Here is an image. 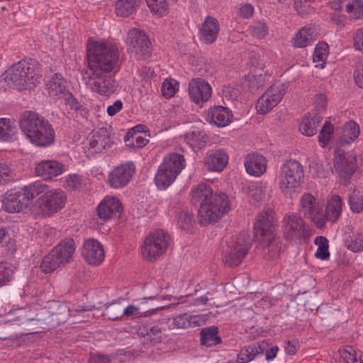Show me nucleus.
<instances>
[{
  "label": "nucleus",
  "instance_id": "f257e3e1",
  "mask_svg": "<svg viewBox=\"0 0 363 363\" xmlns=\"http://www.w3.org/2000/svg\"><path fill=\"white\" fill-rule=\"evenodd\" d=\"M191 201L199 205V216L201 225L217 221L230 210L228 196L223 192L214 193L212 188L204 183L198 184L191 191Z\"/></svg>",
  "mask_w": 363,
  "mask_h": 363
},
{
  "label": "nucleus",
  "instance_id": "f03ea898",
  "mask_svg": "<svg viewBox=\"0 0 363 363\" xmlns=\"http://www.w3.org/2000/svg\"><path fill=\"white\" fill-rule=\"evenodd\" d=\"M89 72H111L119 60V51L113 44L89 39L86 44Z\"/></svg>",
  "mask_w": 363,
  "mask_h": 363
},
{
  "label": "nucleus",
  "instance_id": "7ed1b4c3",
  "mask_svg": "<svg viewBox=\"0 0 363 363\" xmlns=\"http://www.w3.org/2000/svg\"><path fill=\"white\" fill-rule=\"evenodd\" d=\"M20 127L36 146L48 147L55 141V131L52 125L37 113L24 112L20 121Z\"/></svg>",
  "mask_w": 363,
  "mask_h": 363
},
{
  "label": "nucleus",
  "instance_id": "20e7f679",
  "mask_svg": "<svg viewBox=\"0 0 363 363\" xmlns=\"http://www.w3.org/2000/svg\"><path fill=\"white\" fill-rule=\"evenodd\" d=\"M40 67L34 59L22 60L7 71L5 80L18 90L33 89L40 82Z\"/></svg>",
  "mask_w": 363,
  "mask_h": 363
},
{
  "label": "nucleus",
  "instance_id": "39448f33",
  "mask_svg": "<svg viewBox=\"0 0 363 363\" xmlns=\"http://www.w3.org/2000/svg\"><path fill=\"white\" fill-rule=\"evenodd\" d=\"M278 182L280 190L286 196L292 197L298 192L304 182V172L301 164L295 160L286 161L280 167Z\"/></svg>",
  "mask_w": 363,
  "mask_h": 363
},
{
  "label": "nucleus",
  "instance_id": "423d86ee",
  "mask_svg": "<svg viewBox=\"0 0 363 363\" xmlns=\"http://www.w3.org/2000/svg\"><path fill=\"white\" fill-rule=\"evenodd\" d=\"M74 252V241L72 238H68L61 240L43 257L40 266L41 271L48 274L64 267L71 261Z\"/></svg>",
  "mask_w": 363,
  "mask_h": 363
},
{
  "label": "nucleus",
  "instance_id": "0eeeda50",
  "mask_svg": "<svg viewBox=\"0 0 363 363\" xmlns=\"http://www.w3.org/2000/svg\"><path fill=\"white\" fill-rule=\"evenodd\" d=\"M185 166V159L182 155L170 153L159 166L155 182L160 189H166L175 180Z\"/></svg>",
  "mask_w": 363,
  "mask_h": 363
},
{
  "label": "nucleus",
  "instance_id": "6e6552de",
  "mask_svg": "<svg viewBox=\"0 0 363 363\" xmlns=\"http://www.w3.org/2000/svg\"><path fill=\"white\" fill-rule=\"evenodd\" d=\"M252 245V239L247 233H241L228 242L223 252L225 265L234 267L240 264Z\"/></svg>",
  "mask_w": 363,
  "mask_h": 363
},
{
  "label": "nucleus",
  "instance_id": "1a4fd4ad",
  "mask_svg": "<svg viewBox=\"0 0 363 363\" xmlns=\"http://www.w3.org/2000/svg\"><path fill=\"white\" fill-rule=\"evenodd\" d=\"M67 201L65 193L61 190L46 191L34 204L38 213L43 216H50L65 207Z\"/></svg>",
  "mask_w": 363,
  "mask_h": 363
},
{
  "label": "nucleus",
  "instance_id": "9d476101",
  "mask_svg": "<svg viewBox=\"0 0 363 363\" xmlns=\"http://www.w3.org/2000/svg\"><path fill=\"white\" fill-rule=\"evenodd\" d=\"M169 240V235L162 230H157L150 234L142 247L143 257L149 261L158 258L167 250Z\"/></svg>",
  "mask_w": 363,
  "mask_h": 363
},
{
  "label": "nucleus",
  "instance_id": "9b49d317",
  "mask_svg": "<svg viewBox=\"0 0 363 363\" xmlns=\"http://www.w3.org/2000/svg\"><path fill=\"white\" fill-rule=\"evenodd\" d=\"M128 50L138 60H145L150 57L152 48L146 34L138 29L132 28L128 33Z\"/></svg>",
  "mask_w": 363,
  "mask_h": 363
},
{
  "label": "nucleus",
  "instance_id": "f8f14e48",
  "mask_svg": "<svg viewBox=\"0 0 363 363\" xmlns=\"http://www.w3.org/2000/svg\"><path fill=\"white\" fill-rule=\"evenodd\" d=\"M283 234L288 240H296L309 237L310 230L301 216L291 213L283 219Z\"/></svg>",
  "mask_w": 363,
  "mask_h": 363
},
{
  "label": "nucleus",
  "instance_id": "ddd939ff",
  "mask_svg": "<svg viewBox=\"0 0 363 363\" xmlns=\"http://www.w3.org/2000/svg\"><path fill=\"white\" fill-rule=\"evenodd\" d=\"M287 88L286 84L271 86L257 100L256 108L258 113L265 114L275 107L286 94Z\"/></svg>",
  "mask_w": 363,
  "mask_h": 363
},
{
  "label": "nucleus",
  "instance_id": "4468645a",
  "mask_svg": "<svg viewBox=\"0 0 363 363\" xmlns=\"http://www.w3.org/2000/svg\"><path fill=\"white\" fill-rule=\"evenodd\" d=\"M334 169L339 175L340 182L347 184L357 168V157L352 154L340 152L337 150L334 157Z\"/></svg>",
  "mask_w": 363,
  "mask_h": 363
},
{
  "label": "nucleus",
  "instance_id": "2eb2a0df",
  "mask_svg": "<svg viewBox=\"0 0 363 363\" xmlns=\"http://www.w3.org/2000/svg\"><path fill=\"white\" fill-rule=\"evenodd\" d=\"M111 72H88L89 83L91 89L101 95L109 96L116 90L114 79L108 74Z\"/></svg>",
  "mask_w": 363,
  "mask_h": 363
},
{
  "label": "nucleus",
  "instance_id": "dca6fc26",
  "mask_svg": "<svg viewBox=\"0 0 363 363\" xmlns=\"http://www.w3.org/2000/svg\"><path fill=\"white\" fill-rule=\"evenodd\" d=\"M277 222L273 211L269 209L262 212L257 216V221L254 225V238L259 239V238L276 235Z\"/></svg>",
  "mask_w": 363,
  "mask_h": 363
},
{
  "label": "nucleus",
  "instance_id": "f3484780",
  "mask_svg": "<svg viewBox=\"0 0 363 363\" xmlns=\"http://www.w3.org/2000/svg\"><path fill=\"white\" fill-rule=\"evenodd\" d=\"M189 94L196 104H203L208 101L212 94V89L208 82L202 78H194L189 82Z\"/></svg>",
  "mask_w": 363,
  "mask_h": 363
},
{
  "label": "nucleus",
  "instance_id": "a211bd4d",
  "mask_svg": "<svg viewBox=\"0 0 363 363\" xmlns=\"http://www.w3.org/2000/svg\"><path fill=\"white\" fill-rule=\"evenodd\" d=\"M135 171L133 162H128L115 167L108 175V182L111 187L118 189L128 184Z\"/></svg>",
  "mask_w": 363,
  "mask_h": 363
},
{
  "label": "nucleus",
  "instance_id": "6ab92c4d",
  "mask_svg": "<svg viewBox=\"0 0 363 363\" xmlns=\"http://www.w3.org/2000/svg\"><path fill=\"white\" fill-rule=\"evenodd\" d=\"M342 204L340 196L333 195L328 202L325 214L320 213V217H315L313 223L318 228H322L327 220L336 222L342 213Z\"/></svg>",
  "mask_w": 363,
  "mask_h": 363
},
{
  "label": "nucleus",
  "instance_id": "aec40b11",
  "mask_svg": "<svg viewBox=\"0 0 363 363\" xmlns=\"http://www.w3.org/2000/svg\"><path fill=\"white\" fill-rule=\"evenodd\" d=\"M82 254L87 263L95 266L102 263L105 257L102 245L93 238L84 242Z\"/></svg>",
  "mask_w": 363,
  "mask_h": 363
},
{
  "label": "nucleus",
  "instance_id": "412c9836",
  "mask_svg": "<svg viewBox=\"0 0 363 363\" xmlns=\"http://www.w3.org/2000/svg\"><path fill=\"white\" fill-rule=\"evenodd\" d=\"M96 210L99 218L106 220L113 217H118L123 211V207L116 197H106Z\"/></svg>",
  "mask_w": 363,
  "mask_h": 363
},
{
  "label": "nucleus",
  "instance_id": "4be33fe9",
  "mask_svg": "<svg viewBox=\"0 0 363 363\" xmlns=\"http://www.w3.org/2000/svg\"><path fill=\"white\" fill-rule=\"evenodd\" d=\"M89 148L94 149L95 152H100L103 150L109 149L114 145L110 128H101L89 138Z\"/></svg>",
  "mask_w": 363,
  "mask_h": 363
},
{
  "label": "nucleus",
  "instance_id": "5701e85b",
  "mask_svg": "<svg viewBox=\"0 0 363 363\" xmlns=\"http://www.w3.org/2000/svg\"><path fill=\"white\" fill-rule=\"evenodd\" d=\"M65 170V165L57 160H43L35 167V172L38 176L44 179H50L59 176Z\"/></svg>",
  "mask_w": 363,
  "mask_h": 363
},
{
  "label": "nucleus",
  "instance_id": "b1692460",
  "mask_svg": "<svg viewBox=\"0 0 363 363\" xmlns=\"http://www.w3.org/2000/svg\"><path fill=\"white\" fill-rule=\"evenodd\" d=\"M267 164L266 158L256 152L247 155L245 159L246 172L255 177L261 176L266 172Z\"/></svg>",
  "mask_w": 363,
  "mask_h": 363
},
{
  "label": "nucleus",
  "instance_id": "393cba45",
  "mask_svg": "<svg viewBox=\"0 0 363 363\" xmlns=\"http://www.w3.org/2000/svg\"><path fill=\"white\" fill-rule=\"evenodd\" d=\"M233 115L229 109L222 106L210 108L206 115V120L218 127H224L231 122Z\"/></svg>",
  "mask_w": 363,
  "mask_h": 363
},
{
  "label": "nucleus",
  "instance_id": "a878e982",
  "mask_svg": "<svg viewBox=\"0 0 363 363\" xmlns=\"http://www.w3.org/2000/svg\"><path fill=\"white\" fill-rule=\"evenodd\" d=\"M263 246L264 257L266 259H275L282 250V245L279 238L276 235L259 238L256 239Z\"/></svg>",
  "mask_w": 363,
  "mask_h": 363
},
{
  "label": "nucleus",
  "instance_id": "bb28decb",
  "mask_svg": "<svg viewBox=\"0 0 363 363\" xmlns=\"http://www.w3.org/2000/svg\"><path fill=\"white\" fill-rule=\"evenodd\" d=\"M219 31L218 21L213 17L208 16L202 24L201 39L206 44L213 43Z\"/></svg>",
  "mask_w": 363,
  "mask_h": 363
},
{
  "label": "nucleus",
  "instance_id": "cd10ccee",
  "mask_svg": "<svg viewBox=\"0 0 363 363\" xmlns=\"http://www.w3.org/2000/svg\"><path fill=\"white\" fill-rule=\"evenodd\" d=\"M338 131L341 133L338 141L340 146L353 143L358 138L360 133L359 126L354 121H350L346 123L342 127L337 129V132Z\"/></svg>",
  "mask_w": 363,
  "mask_h": 363
},
{
  "label": "nucleus",
  "instance_id": "c85d7f7f",
  "mask_svg": "<svg viewBox=\"0 0 363 363\" xmlns=\"http://www.w3.org/2000/svg\"><path fill=\"white\" fill-rule=\"evenodd\" d=\"M228 157L222 150H216L207 154L205 157V165L208 171L220 172L228 164Z\"/></svg>",
  "mask_w": 363,
  "mask_h": 363
},
{
  "label": "nucleus",
  "instance_id": "c756f323",
  "mask_svg": "<svg viewBox=\"0 0 363 363\" xmlns=\"http://www.w3.org/2000/svg\"><path fill=\"white\" fill-rule=\"evenodd\" d=\"M319 207L315 205L314 196L309 194H304L300 200L299 211L304 216H309L313 222L315 217H320Z\"/></svg>",
  "mask_w": 363,
  "mask_h": 363
},
{
  "label": "nucleus",
  "instance_id": "7c9ffc66",
  "mask_svg": "<svg viewBox=\"0 0 363 363\" xmlns=\"http://www.w3.org/2000/svg\"><path fill=\"white\" fill-rule=\"evenodd\" d=\"M267 345L262 344H253L242 347L237 355L238 363H247L252 359L258 354H262L266 350Z\"/></svg>",
  "mask_w": 363,
  "mask_h": 363
},
{
  "label": "nucleus",
  "instance_id": "2f4dec72",
  "mask_svg": "<svg viewBox=\"0 0 363 363\" xmlns=\"http://www.w3.org/2000/svg\"><path fill=\"white\" fill-rule=\"evenodd\" d=\"M323 121V117L318 114L306 115L300 124L299 130L306 136H313L318 132V127Z\"/></svg>",
  "mask_w": 363,
  "mask_h": 363
},
{
  "label": "nucleus",
  "instance_id": "473e14b6",
  "mask_svg": "<svg viewBox=\"0 0 363 363\" xmlns=\"http://www.w3.org/2000/svg\"><path fill=\"white\" fill-rule=\"evenodd\" d=\"M93 306L74 305L71 308L66 306L59 307L53 315L59 323L65 322L69 315H77V313L86 311H91L94 309Z\"/></svg>",
  "mask_w": 363,
  "mask_h": 363
},
{
  "label": "nucleus",
  "instance_id": "72a5a7b5",
  "mask_svg": "<svg viewBox=\"0 0 363 363\" xmlns=\"http://www.w3.org/2000/svg\"><path fill=\"white\" fill-rule=\"evenodd\" d=\"M316 32L314 28H302L293 38V45L297 48H305L315 40Z\"/></svg>",
  "mask_w": 363,
  "mask_h": 363
},
{
  "label": "nucleus",
  "instance_id": "f704fd0d",
  "mask_svg": "<svg viewBox=\"0 0 363 363\" xmlns=\"http://www.w3.org/2000/svg\"><path fill=\"white\" fill-rule=\"evenodd\" d=\"M48 189V186L40 182H35L25 186L22 189L23 196L28 201L33 200L36 196L45 192Z\"/></svg>",
  "mask_w": 363,
  "mask_h": 363
},
{
  "label": "nucleus",
  "instance_id": "c9c22d12",
  "mask_svg": "<svg viewBox=\"0 0 363 363\" xmlns=\"http://www.w3.org/2000/svg\"><path fill=\"white\" fill-rule=\"evenodd\" d=\"M218 328L216 326L203 328L201 330V343L208 347L220 343L221 340L218 336Z\"/></svg>",
  "mask_w": 363,
  "mask_h": 363
},
{
  "label": "nucleus",
  "instance_id": "e433bc0d",
  "mask_svg": "<svg viewBox=\"0 0 363 363\" xmlns=\"http://www.w3.org/2000/svg\"><path fill=\"white\" fill-rule=\"evenodd\" d=\"M141 0H118L116 13L118 16L126 17L136 11Z\"/></svg>",
  "mask_w": 363,
  "mask_h": 363
},
{
  "label": "nucleus",
  "instance_id": "4c0bfd02",
  "mask_svg": "<svg viewBox=\"0 0 363 363\" xmlns=\"http://www.w3.org/2000/svg\"><path fill=\"white\" fill-rule=\"evenodd\" d=\"M49 89L51 94L57 96L59 98H62L65 93L69 92L66 88V82L62 75L58 73L55 74L52 77Z\"/></svg>",
  "mask_w": 363,
  "mask_h": 363
},
{
  "label": "nucleus",
  "instance_id": "58836bf2",
  "mask_svg": "<svg viewBox=\"0 0 363 363\" xmlns=\"http://www.w3.org/2000/svg\"><path fill=\"white\" fill-rule=\"evenodd\" d=\"M19 196L9 194L4 201V204L9 213L20 212L27 208V204L18 199Z\"/></svg>",
  "mask_w": 363,
  "mask_h": 363
},
{
  "label": "nucleus",
  "instance_id": "ea45409f",
  "mask_svg": "<svg viewBox=\"0 0 363 363\" xmlns=\"http://www.w3.org/2000/svg\"><path fill=\"white\" fill-rule=\"evenodd\" d=\"M106 309L104 315L111 320L121 319L123 318V307L119 302L113 301L105 304Z\"/></svg>",
  "mask_w": 363,
  "mask_h": 363
},
{
  "label": "nucleus",
  "instance_id": "a19ab883",
  "mask_svg": "<svg viewBox=\"0 0 363 363\" xmlns=\"http://www.w3.org/2000/svg\"><path fill=\"white\" fill-rule=\"evenodd\" d=\"M315 244L318 246L315 255V257L322 260L328 259L330 252L328 251L329 245L327 238L323 236H318L315 239Z\"/></svg>",
  "mask_w": 363,
  "mask_h": 363
},
{
  "label": "nucleus",
  "instance_id": "79ce46f5",
  "mask_svg": "<svg viewBox=\"0 0 363 363\" xmlns=\"http://www.w3.org/2000/svg\"><path fill=\"white\" fill-rule=\"evenodd\" d=\"M186 139L191 146L201 147L205 145L208 138L203 130L196 129L186 135Z\"/></svg>",
  "mask_w": 363,
  "mask_h": 363
},
{
  "label": "nucleus",
  "instance_id": "37998d69",
  "mask_svg": "<svg viewBox=\"0 0 363 363\" xmlns=\"http://www.w3.org/2000/svg\"><path fill=\"white\" fill-rule=\"evenodd\" d=\"M15 127L7 118H0V140L10 141L14 134Z\"/></svg>",
  "mask_w": 363,
  "mask_h": 363
},
{
  "label": "nucleus",
  "instance_id": "c03bdc74",
  "mask_svg": "<svg viewBox=\"0 0 363 363\" xmlns=\"http://www.w3.org/2000/svg\"><path fill=\"white\" fill-rule=\"evenodd\" d=\"M329 47L328 45L325 43H319L316 45L314 53L313 55V59L314 62H320V67H323V64L328 58L329 53Z\"/></svg>",
  "mask_w": 363,
  "mask_h": 363
},
{
  "label": "nucleus",
  "instance_id": "a18cd8bd",
  "mask_svg": "<svg viewBox=\"0 0 363 363\" xmlns=\"http://www.w3.org/2000/svg\"><path fill=\"white\" fill-rule=\"evenodd\" d=\"M341 359L345 363H362L360 355L358 356L356 350L351 346H347L339 350Z\"/></svg>",
  "mask_w": 363,
  "mask_h": 363
},
{
  "label": "nucleus",
  "instance_id": "49530a36",
  "mask_svg": "<svg viewBox=\"0 0 363 363\" xmlns=\"http://www.w3.org/2000/svg\"><path fill=\"white\" fill-rule=\"evenodd\" d=\"M125 142L127 146L133 148H141L146 145L148 140L136 133H131V131H128L125 137Z\"/></svg>",
  "mask_w": 363,
  "mask_h": 363
},
{
  "label": "nucleus",
  "instance_id": "de8ad7c7",
  "mask_svg": "<svg viewBox=\"0 0 363 363\" xmlns=\"http://www.w3.org/2000/svg\"><path fill=\"white\" fill-rule=\"evenodd\" d=\"M350 209L354 213H360L363 211V196L359 191L354 190L349 196Z\"/></svg>",
  "mask_w": 363,
  "mask_h": 363
},
{
  "label": "nucleus",
  "instance_id": "09e8293b",
  "mask_svg": "<svg viewBox=\"0 0 363 363\" xmlns=\"http://www.w3.org/2000/svg\"><path fill=\"white\" fill-rule=\"evenodd\" d=\"M14 275L13 267L7 262H0V286L10 282Z\"/></svg>",
  "mask_w": 363,
  "mask_h": 363
},
{
  "label": "nucleus",
  "instance_id": "8fccbe9b",
  "mask_svg": "<svg viewBox=\"0 0 363 363\" xmlns=\"http://www.w3.org/2000/svg\"><path fill=\"white\" fill-rule=\"evenodd\" d=\"M333 133V125L329 121H325L318 136V141L322 144V146H325L328 143Z\"/></svg>",
  "mask_w": 363,
  "mask_h": 363
},
{
  "label": "nucleus",
  "instance_id": "3c124183",
  "mask_svg": "<svg viewBox=\"0 0 363 363\" xmlns=\"http://www.w3.org/2000/svg\"><path fill=\"white\" fill-rule=\"evenodd\" d=\"M345 245L348 250L357 252L363 249V233H357L350 240H345Z\"/></svg>",
  "mask_w": 363,
  "mask_h": 363
},
{
  "label": "nucleus",
  "instance_id": "603ef678",
  "mask_svg": "<svg viewBox=\"0 0 363 363\" xmlns=\"http://www.w3.org/2000/svg\"><path fill=\"white\" fill-rule=\"evenodd\" d=\"M252 35L259 39L264 38L268 33V26L263 21H255L250 26Z\"/></svg>",
  "mask_w": 363,
  "mask_h": 363
},
{
  "label": "nucleus",
  "instance_id": "864d4df0",
  "mask_svg": "<svg viewBox=\"0 0 363 363\" xmlns=\"http://www.w3.org/2000/svg\"><path fill=\"white\" fill-rule=\"evenodd\" d=\"M177 223L182 230H188L194 223V216L182 211L177 216Z\"/></svg>",
  "mask_w": 363,
  "mask_h": 363
},
{
  "label": "nucleus",
  "instance_id": "5fc2aeb1",
  "mask_svg": "<svg viewBox=\"0 0 363 363\" xmlns=\"http://www.w3.org/2000/svg\"><path fill=\"white\" fill-rule=\"evenodd\" d=\"M138 333L142 336L147 335L154 338H162V328L158 325H146L141 326L138 330Z\"/></svg>",
  "mask_w": 363,
  "mask_h": 363
},
{
  "label": "nucleus",
  "instance_id": "6e6d98bb",
  "mask_svg": "<svg viewBox=\"0 0 363 363\" xmlns=\"http://www.w3.org/2000/svg\"><path fill=\"white\" fill-rule=\"evenodd\" d=\"M146 2L150 10L155 14L162 16L167 11L166 0H146Z\"/></svg>",
  "mask_w": 363,
  "mask_h": 363
},
{
  "label": "nucleus",
  "instance_id": "4d7b16f0",
  "mask_svg": "<svg viewBox=\"0 0 363 363\" xmlns=\"http://www.w3.org/2000/svg\"><path fill=\"white\" fill-rule=\"evenodd\" d=\"M179 84L176 80L174 79H166L162 86V91L163 96L168 99L174 96L176 91L177 89V86Z\"/></svg>",
  "mask_w": 363,
  "mask_h": 363
},
{
  "label": "nucleus",
  "instance_id": "13d9d810",
  "mask_svg": "<svg viewBox=\"0 0 363 363\" xmlns=\"http://www.w3.org/2000/svg\"><path fill=\"white\" fill-rule=\"evenodd\" d=\"M173 323L177 328H188L191 326L192 317L187 313H183L176 316L174 318Z\"/></svg>",
  "mask_w": 363,
  "mask_h": 363
},
{
  "label": "nucleus",
  "instance_id": "bf43d9fd",
  "mask_svg": "<svg viewBox=\"0 0 363 363\" xmlns=\"http://www.w3.org/2000/svg\"><path fill=\"white\" fill-rule=\"evenodd\" d=\"M354 0H332L330 4L333 9L338 11L350 10L353 6Z\"/></svg>",
  "mask_w": 363,
  "mask_h": 363
},
{
  "label": "nucleus",
  "instance_id": "052dcab7",
  "mask_svg": "<svg viewBox=\"0 0 363 363\" xmlns=\"http://www.w3.org/2000/svg\"><path fill=\"white\" fill-rule=\"evenodd\" d=\"M13 179L10 167L5 163H0V185H4Z\"/></svg>",
  "mask_w": 363,
  "mask_h": 363
},
{
  "label": "nucleus",
  "instance_id": "680f3d73",
  "mask_svg": "<svg viewBox=\"0 0 363 363\" xmlns=\"http://www.w3.org/2000/svg\"><path fill=\"white\" fill-rule=\"evenodd\" d=\"M294 8L300 15H306L310 13L313 7L308 0H294Z\"/></svg>",
  "mask_w": 363,
  "mask_h": 363
},
{
  "label": "nucleus",
  "instance_id": "e2e57ef3",
  "mask_svg": "<svg viewBox=\"0 0 363 363\" xmlns=\"http://www.w3.org/2000/svg\"><path fill=\"white\" fill-rule=\"evenodd\" d=\"M353 6L351 9L347 10V13L352 18H359L363 16V1L362 0H354Z\"/></svg>",
  "mask_w": 363,
  "mask_h": 363
},
{
  "label": "nucleus",
  "instance_id": "0e129e2a",
  "mask_svg": "<svg viewBox=\"0 0 363 363\" xmlns=\"http://www.w3.org/2000/svg\"><path fill=\"white\" fill-rule=\"evenodd\" d=\"M89 363H112L111 357L108 354L91 353Z\"/></svg>",
  "mask_w": 363,
  "mask_h": 363
},
{
  "label": "nucleus",
  "instance_id": "69168bd1",
  "mask_svg": "<svg viewBox=\"0 0 363 363\" xmlns=\"http://www.w3.org/2000/svg\"><path fill=\"white\" fill-rule=\"evenodd\" d=\"M62 98L64 99L66 104L68 105L71 109L77 111L82 106L70 91L65 93Z\"/></svg>",
  "mask_w": 363,
  "mask_h": 363
},
{
  "label": "nucleus",
  "instance_id": "338daca9",
  "mask_svg": "<svg viewBox=\"0 0 363 363\" xmlns=\"http://www.w3.org/2000/svg\"><path fill=\"white\" fill-rule=\"evenodd\" d=\"M123 108V103L121 100L116 101L113 104L108 106L107 108V113L110 116H113L119 112Z\"/></svg>",
  "mask_w": 363,
  "mask_h": 363
},
{
  "label": "nucleus",
  "instance_id": "774afa93",
  "mask_svg": "<svg viewBox=\"0 0 363 363\" xmlns=\"http://www.w3.org/2000/svg\"><path fill=\"white\" fill-rule=\"evenodd\" d=\"M354 46L357 50L363 52V28L356 32L354 37Z\"/></svg>",
  "mask_w": 363,
  "mask_h": 363
}]
</instances>
